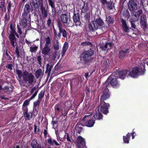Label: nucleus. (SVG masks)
Returning <instances> with one entry per match:
<instances>
[{"mask_svg":"<svg viewBox=\"0 0 148 148\" xmlns=\"http://www.w3.org/2000/svg\"><path fill=\"white\" fill-rule=\"evenodd\" d=\"M10 28V33L9 35L8 38L12 47L14 48L16 47L15 53L16 57L18 59L20 57V52L18 49L19 47L17 45L18 40L15 36L18 38H19V36L16 32L15 26L14 25L13 23H11Z\"/></svg>","mask_w":148,"mask_h":148,"instance_id":"f257e3e1","label":"nucleus"},{"mask_svg":"<svg viewBox=\"0 0 148 148\" xmlns=\"http://www.w3.org/2000/svg\"><path fill=\"white\" fill-rule=\"evenodd\" d=\"M94 51L92 49L90 48L87 51L82 53L79 57L80 62L86 66H88L93 62V58L92 56L93 55Z\"/></svg>","mask_w":148,"mask_h":148,"instance_id":"f03ea898","label":"nucleus"},{"mask_svg":"<svg viewBox=\"0 0 148 148\" xmlns=\"http://www.w3.org/2000/svg\"><path fill=\"white\" fill-rule=\"evenodd\" d=\"M105 23L103 20L100 16L97 18H95L94 20L90 22L88 25L89 30L90 32H94L98 29L101 30L104 32L103 26Z\"/></svg>","mask_w":148,"mask_h":148,"instance_id":"7ed1b4c3","label":"nucleus"},{"mask_svg":"<svg viewBox=\"0 0 148 148\" xmlns=\"http://www.w3.org/2000/svg\"><path fill=\"white\" fill-rule=\"evenodd\" d=\"M121 23V26L123 29V31L127 33H128L130 32V29H132L133 31H138V29L135 24V23L137 21H135L134 20L130 21V22L131 24V27H130L128 25L125 19L123 18H120Z\"/></svg>","mask_w":148,"mask_h":148,"instance_id":"20e7f679","label":"nucleus"},{"mask_svg":"<svg viewBox=\"0 0 148 148\" xmlns=\"http://www.w3.org/2000/svg\"><path fill=\"white\" fill-rule=\"evenodd\" d=\"M109 83L106 80L102 86L101 95L100 96V100L104 101L109 99L110 97V92L108 89Z\"/></svg>","mask_w":148,"mask_h":148,"instance_id":"39448f33","label":"nucleus"},{"mask_svg":"<svg viewBox=\"0 0 148 148\" xmlns=\"http://www.w3.org/2000/svg\"><path fill=\"white\" fill-rule=\"evenodd\" d=\"M57 25L58 28L59 32L57 34V32L54 28H53L54 34L55 36L57 38L60 39L62 34V36L65 38L67 37V33L66 30L63 29V26L60 20H58L57 21Z\"/></svg>","mask_w":148,"mask_h":148,"instance_id":"423d86ee","label":"nucleus"},{"mask_svg":"<svg viewBox=\"0 0 148 148\" xmlns=\"http://www.w3.org/2000/svg\"><path fill=\"white\" fill-rule=\"evenodd\" d=\"M143 67L139 68L137 66L133 67L131 72H129V75L133 78H136L138 76L143 75L145 73L146 69L144 66Z\"/></svg>","mask_w":148,"mask_h":148,"instance_id":"0eeeda50","label":"nucleus"},{"mask_svg":"<svg viewBox=\"0 0 148 148\" xmlns=\"http://www.w3.org/2000/svg\"><path fill=\"white\" fill-rule=\"evenodd\" d=\"M23 78L24 81L26 83L32 85L35 79L34 76L31 73H29L25 70L23 72Z\"/></svg>","mask_w":148,"mask_h":148,"instance_id":"6e6552de","label":"nucleus"},{"mask_svg":"<svg viewBox=\"0 0 148 148\" xmlns=\"http://www.w3.org/2000/svg\"><path fill=\"white\" fill-rule=\"evenodd\" d=\"M110 104L106 103L104 101H100V103L99 106L101 112L104 114L106 115L109 112L108 107Z\"/></svg>","mask_w":148,"mask_h":148,"instance_id":"1a4fd4ad","label":"nucleus"},{"mask_svg":"<svg viewBox=\"0 0 148 148\" xmlns=\"http://www.w3.org/2000/svg\"><path fill=\"white\" fill-rule=\"evenodd\" d=\"M129 73L128 70H126L119 71H118L116 72L115 73H113L115 77H119L122 79H124L128 73Z\"/></svg>","mask_w":148,"mask_h":148,"instance_id":"9d476101","label":"nucleus"},{"mask_svg":"<svg viewBox=\"0 0 148 148\" xmlns=\"http://www.w3.org/2000/svg\"><path fill=\"white\" fill-rule=\"evenodd\" d=\"M140 23L141 27L143 29L147 28L148 26L147 17L144 14L141 16L140 19Z\"/></svg>","mask_w":148,"mask_h":148,"instance_id":"9b49d317","label":"nucleus"},{"mask_svg":"<svg viewBox=\"0 0 148 148\" xmlns=\"http://www.w3.org/2000/svg\"><path fill=\"white\" fill-rule=\"evenodd\" d=\"M42 2V0H35V1H32L31 5V10H34L35 11L39 10V5L40 6L41 4H43Z\"/></svg>","mask_w":148,"mask_h":148,"instance_id":"f8f14e48","label":"nucleus"},{"mask_svg":"<svg viewBox=\"0 0 148 148\" xmlns=\"http://www.w3.org/2000/svg\"><path fill=\"white\" fill-rule=\"evenodd\" d=\"M39 89H37L36 90L34 94L32 95V96L29 99L25 100L23 102V104L22 106V110H24V108H28L27 106L29 104V102L30 100L34 99L37 95Z\"/></svg>","mask_w":148,"mask_h":148,"instance_id":"ddd939ff","label":"nucleus"},{"mask_svg":"<svg viewBox=\"0 0 148 148\" xmlns=\"http://www.w3.org/2000/svg\"><path fill=\"white\" fill-rule=\"evenodd\" d=\"M128 48H123L119 50V52L118 58L121 60L123 59L130 52Z\"/></svg>","mask_w":148,"mask_h":148,"instance_id":"4468645a","label":"nucleus"},{"mask_svg":"<svg viewBox=\"0 0 148 148\" xmlns=\"http://www.w3.org/2000/svg\"><path fill=\"white\" fill-rule=\"evenodd\" d=\"M23 111V115L25 121H29L32 117L33 112H28V108H24Z\"/></svg>","mask_w":148,"mask_h":148,"instance_id":"2eb2a0df","label":"nucleus"},{"mask_svg":"<svg viewBox=\"0 0 148 148\" xmlns=\"http://www.w3.org/2000/svg\"><path fill=\"white\" fill-rule=\"evenodd\" d=\"M77 140V141L78 148H84L86 146L85 139L80 136H78Z\"/></svg>","mask_w":148,"mask_h":148,"instance_id":"dca6fc26","label":"nucleus"},{"mask_svg":"<svg viewBox=\"0 0 148 148\" xmlns=\"http://www.w3.org/2000/svg\"><path fill=\"white\" fill-rule=\"evenodd\" d=\"M128 9L130 11L135 10H137V5L134 0H130L128 3Z\"/></svg>","mask_w":148,"mask_h":148,"instance_id":"f3484780","label":"nucleus"},{"mask_svg":"<svg viewBox=\"0 0 148 148\" xmlns=\"http://www.w3.org/2000/svg\"><path fill=\"white\" fill-rule=\"evenodd\" d=\"M109 83V86L110 85L114 88L117 89L119 88L120 86V82L117 80L116 78L112 79Z\"/></svg>","mask_w":148,"mask_h":148,"instance_id":"a211bd4d","label":"nucleus"},{"mask_svg":"<svg viewBox=\"0 0 148 148\" xmlns=\"http://www.w3.org/2000/svg\"><path fill=\"white\" fill-rule=\"evenodd\" d=\"M31 10V8L30 5L28 4H26L25 5L23 10V12L22 14V16H23L24 17L25 16H28L29 15V17H30L29 13Z\"/></svg>","mask_w":148,"mask_h":148,"instance_id":"6ab92c4d","label":"nucleus"},{"mask_svg":"<svg viewBox=\"0 0 148 148\" xmlns=\"http://www.w3.org/2000/svg\"><path fill=\"white\" fill-rule=\"evenodd\" d=\"M73 19V22L75 23L76 26L80 25L81 23L80 21V16L79 13L75 14L74 13Z\"/></svg>","mask_w":148,"mask_h":148,"instance_id":"aec40b11","label":"nucleus"},{"mask_svg":"<svg viewBox=\"0 0 148 148\" xmlns=\"http://www.w3.org/2000/svg\"><path fill=\"white\" fill-rule=\"evenodd\" d=\"M99 45L100 48L103 50H106L108 47L107 44V40L105 38H102L100 41Z\"/></svg>","mask_w":148,"mask_h":148,"instance_id":"412c9836","label":"nucleus"},{"mask_svg":"<svg viewBox=\"0 0 148 148\" xmlns=\"http://www.w3.org/2000/svg\"><path fill=\"white\" fill-rule=\"evenodd\" d=\"M106 21L108 25L110 26L112 25L114 23V18L111 16H106Z\"/></svg>","mask_w":148,"mask_h":148,"instance_id":"4be33fe9","label":"nucleus"},{"mask_svg":"<svg viewBox=\"0 0 148 148\" xmlns=\"http://www.w3.org/2000/svg\"><path fill=\"white\" fill-rule=\"evenodd\" d=\"M14 88V87L11 84V85L10 87L8 86H5L4 89L8 94L11 95L13 92V90Z\"/></svg>","mask_w":148,"mask_h":148,"instance_id":"5701e85b","label":"nucleus"},{"mask_svg":"<svg viewBox=\"0 0 148 148\" xmlns=\"http://www.w3.org/2000/svg\"><path fill=\"white\" fill-rule=\"evenodd\" d=\"M53 65L52 64H50L49 63L47 64L46 65V70L45 73L46 74L47 73V75L48 77H49L51 75V71L53 68Z\"/></svg>","mask_w":148,"mask_h":148,"instance_id":"b1692460","label":"nucleus"},{"mask_svg":"<svg viewBox=\"0 0 148 148\" xmlns=\"http://www.w3.org/2000/svg\"><path fill=\"white\" fill-rule=\"evenodd\" d=\"M22 19L21 20V24L23 26L24 28H25L27 26V19L28 16H22Z\"/></svg>","mask_w":148,"mask_h":148,"instance_id":"393cba45","label":"nucleus"},{"mask_svg":"<svg viewBox=\"0 0 148 148\" xmlns=\"http://www.w3.org/2000/svg\"><path fill=\"white\" fill-rule=\"evenodd\" d=\"M60 17L62 22L64 24H67L68 18V16L66 14H62Z\"/></svg>","mask_w":148,"mask_h":148,"instance_id":"a878e982","label":"nucleus"},{"mask_svg":"<svg viewBox=\"0 0 148 148\" xmlns=\"http://www.w3.org/2000/svg\"><path fill=\"white\" fill-rule=\"evenodd\" d=\"M40 10L41 12L42 16L43 18H46L47 15V10L45 9V8L43 7V4H41L40 6Z\"/></svg>","mask_w":148,"mask_h":148,"instance_id":"bb28decb","label":"nucleus"},{"mask_svg":"<svg viewBox=\"0 0 148 148\" xmlns=\"http://www.w3.org/2000/svg\"><path fill=\"white\" fill-rule=\"evenodd\" d=\"M51 50L50 47L49 46L45 45L42 49V54L45 55H48Z\"/></svg>","mask_w":148,"mask_h":148,"instance_id":"cd10ccee","label":"nucleus"},{"mask_svg":"<svg viewBox=\"0 0 148 148\" xmlns=\"http://www.w3.org/2000/svg\"><path fill=\"white\" fill-rule=\"evenodd\" d=\"M110 63L108 59L105 60L103 62V70L105 71L109 69Z\"/></svg>","mask_w":148,"mask_h":148,"instance_id":"c85d7f7f","label":"nucleus"},{"mask_svg":"<svg viewBox=\"0 0 148 148\" xmlns=\"http://www.w3.org/2000/svg\"><path fill=\"white\" fill-rule=\"evenodd\" d=\"M69 47L68 43L67 42H65L62 51L61 53L62 56H64L65 55V53L68 49Z\"/></svg>","mask_w":148,"mask_h":148,"instance_id":"c756f323","label":"nucleus"},{"mask_svg":"<svg viewBox=\"0 0 148 148\" xmlns=\"http://www.w3.org/2000/svg\"><path fill=\"white\" fill-rule=\"evenodd\" d=\"M48 143L50 145H53L54 143L56 146H59L60 144L57 141L54 139H53L51 138H49L47 140Z\"/></svg>","mask_w":148,"mask_h":148,"instance_id":"7c9ffc66","label":"nucleus"},{"mask_svg":"<svg viewBox=\"0 0 148 148\" xmlns=\"http://www.w3.org/2000/svg\"><path fill=\"white\" fill-rule=\"evenodd\" d=\"M41 146L37 140H34L31 143V147L32 148H39Z\"/></svg>","mask_w":148,"mask_h":148,"instance_id":"2f4dec72","label":"nucleus"},{"mask_svg":"<svg viewBox=\"0 0 148 148\" xmlns=\"http://www.w3.org/2000/svg\"><path fill=\"white\" fill-rule=\"evenodd\" d=\"M130 137V134L129 133H128L126 136H123V139L124 143L126 144H128L129 143Z\"/></svg>","mask_w":148,"mask_h":148,"instance_id":"473e14b6","label":"nucleus"},{"mask_svg":"<svg viewBox=\"0 0 148 148\" xmlns=\"http://www.w3.org/2000/svg\"><path fill=\"white\" fill-rule=\"evenodd\" d=\"M43 75V73L42 72V69L39 68L35 72V76L36 79H38L41 76H42Z\"/></svg>","mask_w":148,"mask_h":148,"instance_id":"72a5a7b5","label":"nucleus"},{"mask_svg":"<svg viewBox=\"0 0 148 148\" xmlns=\"http://www.w3.org/2000/svg\"><path fill=\"white\" fill-rule=\"evenodd\" d=\"M106 4L107 8L109 10H112L114 7V4L111 1H108Z\"/></svg>","mask_w":148,"mask_h":148,"instance_id":"f704fd0d","label":"nucleus"},{"mask_svg":"<svg viewBox=\"0 0 148 148\" xmlns=\"http://www.w3.org/2000/svg\"><path fill=\"white\" fill-rule=\"evenodd\" d=\"M88 4L87 3L84 2V5L82 7L81 12L82 13H85L88 10Z\"/></svg>","mask_w":148,"mask_h":148,"instance_id":"c9c22d12","label":"nucleus"},{"mask_svg":"<svg viewBox=\"0 0 148 148\" xmlns=\"http://www.w3.org/2000/svg\"><path fill=\"white\" fill-rule=\"evenodd\" d=\"M102 115L101 113L100 112H96L95 114L93 116V117L96 120H100L101 119H102Z\"/></svg>","mask_w":148,"mask_h":148,"instance_id":"e433bc0d","label":"nucleus"},{"mask_svg":"<svg viewBox=\"0 0 148 148\" xmlns=\"http://www.w3.org/2000/svg\"><path fill=\"white\" fill-rule=\"evenodd\" d=\"M95 121L92 119L88 120L86 123V126L88 127H91L93 126Z\"/></svg>","mask_w":148,"mask_h":148,"instance_id":"4c0bfd02","label":"nucleus"},{"mask_svg":"<svg viewBox=\"0 0 148 148\" xmlns=\"http://www.w3.org/2000/svg\"><path fill=\"white\" fill-rule=\"evenodd\" d=\"M45 93V90H42L38 94V99L41 101L42 98L44 97Z\"/></svg>","mask_w":148,"mask_h":148,"instance_id":"58836bf2","label":"nucleus"},{"mask_svg":"<svg viewBox=\"0 0 148 148\" xmlns=\"http://www.w3.org/2000/svg\"><path fill=\"white\" fill-rule=\"evenodd\" d=\"M33 45V46H31L30 47V51L32 52H35L38 49V47L36 46L35 45Z\"/></svg>","mask_w":148,"mask_h":148,"instance_id":"ea45409f","label":"nucleus"},{"mask_svg":"<svg viewBox=\"0 0 148 148\" xmlns=\"http://www.w3.org/2000/svg\"><path fill=\"white\" fill-rule=\"evenodd\" d=\"M8 13V14L6 13L5 14V17L4 18V21L5 23H7L10 21V16Z\"/></svg>","mask_w":148,"mask_h":148,"instance_id":"a19ab883","label":"nucleus"},{"mask_svg":"<svg viewBox=\"0 0 148 148\" xmlns=\"http://www.w3.org/2000/svg\"><path fill=\"white\" fill-rule=\"evenodd\" d=\"M133 16L132 20H134L135 21H137L138 20L139 17L138 15L137 14L136 12H134L133 13Z\"/></svg>","mask_w":148,"mask_h":148,"instance_id":"79ce46f5","label":"nucleus"},{"mask_svg":"<svg viewBox=\"0 0 148 148\" xmlns=\"http://www.w3.org/2000/svg\"><path fill=\"white\" fill-rule=\"evenodd\" d=\"M16 73L18 75V78L19 79H21L23 76L22 75V72L19 69H16Z\"/></svg>","mask_w":148,"mask_h":148,"instance_id":"37998d69","label":"nucleus"},{"mask_svg":"<svg viewBox=\"0 0 148 148\" xmlns=\"http://www.w3.org/2000/svg\"><path fill=\"white\" fill-rule=\"evenodd\" d=\"M65 133V135L64 137L65 138H66L67 141L70 142L71 143H72V140L69 137V134L68 133L66 132V131H64Z\"/></svg>","mask_w":148,"mask_h":148,"instance_id":"c03bdc74","label":"nucleus"},{"mask_svg":"<svg viewBox=\"0 0 148 148\" xmlns=\"http://www.w3.org/2000/svg\"><path fill=\"white\" fill-rule=\"evenodd\" d=\"M81 45L83 46L89 45L91 47L92 46V44L91 42L88 41L83 42L81 43Z\"/></svg>","mask_w":148,"mask_h":148,"instance_id":"a18cd8bd","label":"nucleus"},{"mask_svg":"<svg viewBox=\"0 0 148 148\" xmlns=\"http://www.w3.org/2000/svg\"><path fill=\"white\" fill-rule=\"evenodd\" d=\"M46 43L45 44V45L49 46V45L51 43V40L49 37L48 36L45 40Z\"/></svg>","mask_w":148,"mask_h":148,"instance_id":"49530a36","label":"nucleus"},{"mask_svg":"<svg viewBox=\"0 0 148 148\" xmlns=\"http://www.w3.org/2000/svg\"><path fill=\"white\" fill-rule=\"evenodd\" d=\"M9 2L7 6V10L8 12V13H10V10H11V7L12 6V3H11V1H8Z\"/></svg>","mask_w":148,"mask_h":148,"instance_id":"de8ad7c7","label":"nucleus"},{"mask_svg":"<svg viewBox=\"0 0 148 148\" xmlns=\"http://www.w3.org/2000/svg\"><path fill=\"white\" fill-rule=\"evenodd\" d=\"M84 18L85 20L88 21L90 18V13L89 12L88 13H86L85 14L84 16Z\"/></svg>","mask_w":148,"mask_h":148,"instance_id":"09e8293b","label":"nucleus"},{"mask_svg":"<svg viewBox=\"0 0 148 148\" xmlns=\"http://www.w3.org/2000/svg\"><path fill=\"white\" fill-rule=\"evenodd\" d=\"M5 2H1L0 4V8L1 9L2 11H5L6 10V9L5 8Z\"/></svg>","mask_w":148,"mask_h":148,"instance_id":"8fccbe9b","label":"nucleus"},{"mask_svg":"<svg viewBox=\"0 0 148 148\" xmlns=\"http://www.w3.org/2000/svg\"><path fill=\"white\" fill-rule=\"evenodd\" d=\"M48 2L49 5L52 8H55L54 3L52 0H48Z\"/></svg>","mask_w":148,"mask_h":148,"instance_id":"3c124183","label":"nucleus"},{"mask_svg":"<svg viewBox=\"0 0 148 148\" xmlns=\"http://www.w3.org/2000/svg\"><path fill=\"white\" fill-rule=\"evenodd\" d=\"M41 101V100L38 99L36 101L34 102L33 106L36 107L37 106H39Z\"/></svg>","mask_w":148,"mask_h":148,"instance_id":"603ef678","label":"nucleus"},{"mask_svg":"<svg viewBox=\"0 0 148 148\" xmlns=\"http://www.w3.org/2000/svg\"><path fill=\"white\" fill-rule=\"evenodd\" d=\"M54 49L55 50H58L59 48V45L58 44V40H56V42L54 46Z\"/></svg>","mask_w":148,"mask_h":148,"instance_id":"864d4df0","label":"nucleus"},{"mask_svg":"<svg viewBox=\"0 0 148 148\" xmlns=\"http://www.w3.org/2000/svg\"><path fill=\"white\" fill-rule=\"evenodd\" d=\"M39 85L38 84L37 86L36 85L35 86L33 87L32 88L30 92L31 94H32L34 91L36 90V89L38 88Z\"/></svg>","mask_w":148,"mask_h":148,"instance_id":"5fc2aeb1","label":"nucleus"},{"mask_svg":"<svg viewBox=\"0 0 148 148\" xmlns=\"http://www.w3.org/2000/svg\"><path fill=\"white\" fill-rule=\"evenodd\" d=\"M60 104H56L54 107V109L55 111L56 110L58 111V112L60 111Z\"/></svg>","mask_w":148,"mask_h":148,"instance_id":"6e6d98bb","label":"nucleus"},{"mask_svg":"<svg viewBox=\"0 0 148 148\" xmlns=\"http://www.w3.org/2000/svg\"><path fill=\"white\" fill-rule=\"evenodd\" d=\"M47 26L48 27H51V25L53 24L50 18H49L47 21Z\"/></svg>","mask_w":148,"mask_h":148,"instance_id":"4d7b16f0","label":"nucleus"},{"mask_svg":"<svg viewBox=\"0 0 148 148\" xmlns=\"http://www.w3.org/2000/svg\"><path fill=\"white\" fill-rule=\"evenodd\" d=\"M79 125L77 126V129L76 130L77 133L80 134V133L82 132L83 128L82 127L79 126Z\"/></svg>","mask_w":148,"mask_h":148,"instance_id":"13d9d810","label":"nucleus"},{"mask_svg":"<svg viewBox=\"0 0 148 148\" xmlns=\"http://www.w3.org/2000/svg\"><path fill=\"white\" fill-rule=\"evenodd\" d=\"M37 61H38V63L40 65H41L42 64V58L40 56H38L37 58Z\"/></svg>","mask_w":148,"mask_h":148,"instance_id":"bf43d9fd","label":"nucleus"},{"mask_svg":"<svg viewBox=\"0 0 148 148\" xmlns=\"http://www.w3.org/2000/svg\"><path fill=\"white\" fill-rule=\"evenodd\" d=\"M17 32H16L17 33H18L20 35H21L22 33V32L21 31V29L19 27V26L18 25H17Z\"/></svg>","mask_w":148,"mask_h":148,"instance_id":"052dcab7","label":"nucleus"},{"mask_svg":"<svg viewBox=\"0 0 148 148\" xmlns=\"http://www.w3.org/2000/svg\"><path fill=\"white\" fill-rule=\"evenodd\" d=\"M66 25L70 27L73 26V23L72 22V21L71 19H69L68 22H67V23Z\"/></svg>","mask_w":148,"mask_h":148,"instance_id":"680f3d73","label":"nucleus"},{"mask_svg":"<svg viewBox=\"0 0 148 148\" xmlns=\"http://www.w3.org/2000/svg\"><path fill=\"white\" fill-rule=\"evenodd\" d=\"M101 2L102 6L105 7V5L106 4L108 1H107V0H101Z\"/></svg>","mask_w":148,"mask_h":148,"instance_id":"e2e57ef3","label":"nucleus"},{"mask_svg":"<svg viewBox=\"0 0 148 148\" xmlns=\"http://www.w3.org/2000/svg\"><path fill=\"white\" fill-rule=\"evenodd\" d=\"M136 12V13H137V14L138 15L139 17L140 16V15L141 14H143V11L142 10H138Z\"/></svg>","mask_w":148,"mask_h":148,"instance_id":"0e129e2a","label":"nucleus"},{"mask_svg":"<svg viewBox=\"0 0 148 148\" xmlns=\"http://www.w3.org/2000/svg\"><path fill=\"white\" fill-rule=\"evenodd\" d=\"M5 54L7 56V58L8 60H11L12 59V58L10 56V55L8 53V49H6Z\"/></svg>","mask_w":148,"mask_h":148,"instance_id":"69168bd1","label":"nucleus"},{"mask_svg":"<svg viewBox=\"0 0 148 148\" xmlns=\"http://www.w3.org/2000/svg\"><path fill=\"white\" fill-rule=\"evenodd\" d=\"M12 64H8L6 66V68L11 70L12 69Z\"/></svg>","mask_w":148,"mask_h":148,"instance_id":"338daca9","label":"nucleus"},{"mask_svg":"<svg viewBox=\"0 0 148 148\" xmlns=\"http://www.w3.org/2000/svg\"><path fill=\"white\" fill-rule=\"evenodd\" d=\"M46 128L47 129H45L44 130V137L45 138H46L47 137V135L48 134L47 130V126H46Z\"/></svg>","mask_w":148,"mask_h":148,"instance_id":"774afa93","label":"nucleus"}]
</instances>
